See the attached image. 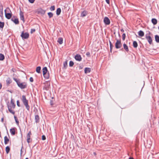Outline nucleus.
I'll use <instances>...</instances> for the list:
<instances>
[{"label":"nucleus","instance_id":"17","mask_svg":"<svg viewBox=\"0 0 159 159\" xmlns=\"http://www.w3.org/2000/svg\"><path fill=\"white\" fill-rule=\"evenodd\" d=\"M35 121L36 123L39 122V117L38 115H36L35 117Z\"/></svg>","mask_w":159,"mask_h":159},{"label":"nucleus","instance_id":"20","mask_svg":"<svg viewBox=\"0 0 159 159\" xmlns=\"http://www.w3.org/2000/svg\"><path fill=\"white\" fill-rule=\"evenodd\" d=\"M124 48L126 52L129 51V49L128 46L125 44L124 43L123 45Z\"/></svg>","mask_w":159,"mask_h":159},{"label":"nucleus","instance_id":"41","mask_svg":"<svg viewBox=\"0 0 159 159\" xmlns=\"http://www.w3.org/2000/svg\"><path fill=\"white\" fill-rule=\"evenodd\" d=\"M42 139L43 140L46 139V137L44 135H43L42 136Z\"/></svg>","mask_w":159,"mask_h":159},{"label":"nucleus","instance_id":"13","mask_svg":"<svg viewBox=\"0 0 159 159\" xmlns=\"http://www.w3.org/2000/svg\"><path fill=\"white\" fill-rule=\"evenodd\" d=\"M87 11H84L81 13V16L83 17H84L87 15Z\"/></svg>","mask_w":159,"mask_h":159},{"label":"nucleus","instance_id":"6","mask_svg":"<svg viewBox=\"0 0 159 159\" xmlns=\"http://www.w3.org/2000/svg\"><path fill=\"white\" fill-rule=\"evenodd\" d=\"M21 36L22 39H27L29 37V34L28 33H24L23 32L21 34Z\"/></svg>","mask_w":159,"mask_h":159},{"label":"nucleus","instance_id":"37","mask_svg":"<svg viewBox=\"0 0 159 159\" xmlns=\"http://www.w3.org/2000/svg\"><path fill=\"white\" fill-rule=\"evenodd\" d=\"M11 104L12 105V107L13 108H14L15 107V105L14 104V103L13 102L12 100L11 101Z\"/></svg>","mask_w":159,"mask_h":159},{"label":"nucleus","instance_id":"48","mask_svg":"<svg viewBox=\"0 0 159 159\" xmlns=\"http://www.w3.org/2000/svg\"><path fill=\"white\" fill-rule=\"evenodd\" d=\"M30 140H28V139H27V142L29 143L30 142Z\"/></svg>","mask_w":159,"mask_h":159},{"label":"nucleus","instance_id":"36","mask_svg":"<svg viewBox=\"0 0 159 159\" xmlns=\"http://www.w3.org/2000/svg\"><path fill=\"white\" fill-rule=\"evenodd\" d=\"M55 7L54 6H52L50 8V10L51 11H54L55 10Z\"/></svg>","mask_w":159,"mask_h":159},{"label":"nucleus","instance_id":"45","mask_svg":"<svg viewBox=\"0 0 159 159\" xmlns=\"http://www.w3.org/2000/svg\"><path fill=\"white\" fill-rule=\"evenodd\" d=\"M17 105L18 107H20V102L19 100H17Z\"/></svg>","mask_w":159,"mask_h":159},{"label":"nucleus","instance_id":"5","mask_svg":"<svg viewBox=\"0 0 159 159\" xmlns=\"http://www.w3.org/2000/svg\"><path fill=\"white\" fill-rule=\"evenodd\" d=\"M122 46L121 41L118 39L116 40V42L115 43V47L117 49L120 48Z\"/></svg>","mask_w":159,"mask_h":159},{"label":"nucleus","instance_id":"4","mask_svg":"<svg viewBox=\"0 0 159 159\" xmlns=\"http://www.w3.org/2000/svg\"><path fill=\"white\" fill-rule=\"evenodd\" d=\"M17 84L18 86L21 89H24L26 87L27 84L25 82L21 83L20 81H17Z\"/></svg>","mask_w":159,"mask_h":159},{"label":"nucleus","instance_id":"27","mask_svg":"<svg viewBox=\"0 0 159 159\" xmlns=\"http://www.w3.org/2000/svg\"><path fill=\"white\" fill-rule=\"evenodd\" d=\"M133 46L134 48H136L138 46V43L136 41H134L133 42Z\"/></svg>","mask_w":159,"mask_h":159},{"label":"nucleus","instance_id":"32","mask_svg":"<svg viewBox=\"0 0 159 159\" xmlns=\"http://www.w3.org/2000/svg\"><path fill=\"white\" fill-rule=\"evenodd\" d=\"M48 15L49 16V17L50 18H51L53 16V14L52 12H48Z\"/></svg>","mask_w":159,"mask_h":159},{"label":"nucleus","instance_id":"15","mask_svg":"<svg viewBox=\"0 0 159 159\" xmlns=\"http://www.w3.org/2000/svg\"><path fill=\"white\" fill-rule=\"evenodd\" d=\"M10 132L12 135H14L15 134V129L13 128L10 129Z\"/></svg>","mask_w":159,"mask_h":159},{"label":"nucleus","instance_id":"26","mask_svg":"<svg viewBox=\"0 0 159 159\" xmlns=\"http://www.w3.org/2000/svg\"><path fill=\"white\" fill-rule=\"evenodd\" d=\"M155 39L157 43H159V36L158 35L155 36Z\"/></svg>","mask_w":159,"mask_h":159},{"label":"nucleus","instance_id":"53","mask_svg":"<svg viewBox=\"0 0 159 159\" xmlns=\"http://www.w3.org/2000/svg\"><path fill=\"white\" fill-rule=\"evenodd\" d=\"M129 159H134L133 157H130L129 158Z\"/></svg>","mask_w":159,"mask_h":159},{"label":"nucleus","instance_id":"39","mask_svg":"<svg viewBox=\"0 0 159 159\" xmlns=\"http://www.w3.org/2000/svg\"><path fill=\"white\" fill-rule=\"evenodd\" d=\"M64 66L65 67H66L67 66V61H66L64 63Z\"/></svg>","mask_w":159,"mask_h":159},{"label":"nucleus","instance_id":"35","mask_svg":"<svg viewBox=\"0 0 159 159\" xmlns=\"http://www.w3.org/2000/svg\"><path fill=\"white\" fill-rule=\"evenodd\" d=\"M109 43H110V50H111V52L112 48L113 47V45L110 41H109Z\"/></svg>","mask_w":159,"mask_h":159},{"label":"nucleus","instance_id":"40","mask_svg":"<svg viewBox=\"0 0 159 159\" xmlns=\"http://www.w3.org/2000/svg\"><path fill=\"white\" fill-rule=\"evenodd\" d=\"M86 55L88 57H90V53L89 52H87L86 53Z\"/></svg>","mask_w":159,"mask_h":159},{"label":"nucleus","instance_id":"1","mask_svg":"<svg viewBox=\"0 0 159 159\" xmlns=\"http://www.w3.org/2000/svg\"><path fill=\"white\" fill-rule=\"evenodd\" d=\"M5 16L6 17L7 19H10L11 17L12 14L10 9L9 8H7L5 10Z\"/></svg>","mask_w":159,"mask_h":159},{"label":"nucleus","instance_id":"46","mask_svg":"<svg viewBox=\"0 0 159 159\" xmlns=\"http://www.w3.org/2000/svg\"><path fill=\"white\" fill-rule=\"evenodd\" d=\"M50 105L52 106L54 104V102L52 100H51L50 102Z\"/></svg>","mask_w":159,"mask_h":159},{"label":"nucleus","instance_id":"9","mask_svg":"<svg viewBox=\"0 0 159 159\" xmlns=\"http://www.w3.org/2000/svg\"><path fill=\"white\" fill-rule=\"evenodd\" d=\"M104 22L106 25H109L110 24V21L109 19L107 17H105L104 19Z\"/></svg>","mask_w":159,"mask_h":159},{"label":"nucleus","instance_id":"12","mask_svg":"<svg viewBox=\"0 0 159 159\" xmlns=\"http://www.w3.org/2000/svg\"><path fill=\"white\" fill-rule=\"evenodd\" d=\"M11 20L12 21L14 22L16 24H19V22L17 18H15L14 19L13 18H11Z\"/></svg>","mask_w":159,"mask_h":159},{"label":"nucleus","instance_id":"25","mask_svg":"<svg viewBox=\"0 0 159 159\" xmlns=\"http://www.w3.org/2000/svg\"><path fill=\"white\" fill-rule=\"evenodd\" d=\"M5 58L4 55L2 53L0 54V60L3 61Z\"/></svg>","mask_w":159,"mask_h":159},{"label":"nucleus","instance_id":"43","mask_svg":"<svg viewBox=\"0 0 159 159\" xmlns=\"http://www.w3.org/2000/svg\"><path fill=\"white\" fill-rule=\"evenodd\" d=\"M35 31V29H31V34L33 33V32H34Z\"/></svg>","mask_w":159,"mask_h":159},{"label":"nucleus","instance_id":"56","mask_svg":"<svg viewBox=\"0 0 159 159\" xmlns=\"http://www.w3.org/2000/svg\"><path fill=\"white\" fill-rule=\"evenodd\" d=\"M25 159H29L28 158H26Z\"/></svg>","mask_w":159,"mask_h":159},{"label":"nucleus","instance_id":"16","mask_svg":"<svg viewBox=\"0 0 159 159\" xmlns=\"http://www.w3.org/2000/svg\"><path fill=\"white\" fill-rule=\"evenodd\" d=\"M4 143L5 144L8 143L9 141V139L8 138L7 136H5L4 138Z\"/></svg>","mask_w":159,"mask_h":159},{"label":"nucleus","instance_id":"14","mask_svg":"<svg viewBox=\"0 0 159 159\" xmlns=\"http://www.w3.org/2000/svg\"><path fill=\"white\" fill-rule=\"evenodd\" d=\"M91 71V69L89 68H85L84 70V72L85 74L89 73Z\"/></svg>","mask_w":159,"mask_h":159},{"label":"nucleus","instance_id":"24","mask_svg":"<svg viewBox=\"0 0 159 159\" xmlns=\"http://www.w3.org/2000/svg\"><path fill=\"white\" fill-rule=\"evenodd\" d=\"M41 68L40 66H38L36 68V71L38 73H39L40 72Z\"/></svg>","mask_w":159,"mask_h":159},{"label":"nucleus","instance_id":"28","mask_svg":"<svg viewBox=\"0 0 159 159\" xmlns=\"http://www.w3.org/2000/svg\"><path fill=\"white\" fill-rule=\"evenodd\" d=\"M31 134V131H29L27 134V138L28 140H30V135Z\"/></svg>","mask_w":159,"mask_h":159},{"label":"nucleus","instance_id":"55","mask_svg":"<svg viewBox=\"0 0 159 159\" xmlns=\"http://www.w3.org/2000/svg\"><path fill=\"white\" fill-rule=\"evenodd\" d=\"M93 154H94L95 155H96V153L95 152H94L93 153Z\"/></svg>","mask_w":159,"mask_h":159},{"label":"nucleus","instance_id":"23","mask_svg":"<svg viewBox=\"0 0 159 159\" xmlns=\"http://www.w3.org/2000/svg\"><path fill=\"white\" fill-rule=\"evenodd\" d=\"M58 43L60 44H61L63 43V39L62 38H59L58 39L57 41Z\"/></svg>","mask_w":159,"mask_h":159},{"label":"nucleus","instance_id":"33","mask_svg":"<svg viewBox=\"0 0 159 159\" xmlns=\"http://www.w3.org/2000/svg\"><path fill=\"white\" fill-rule=\"evenodd\" d=\"M74 64V63L72 61H70L69 62V66L70 67L72 66Z\"/></svg>","mask_w":159,"mask_h":159},{"label":"nucleus","instance_id":"2","mask_svg":"<svg viewBox=\"0 0 159 159\" xmlns=\"http://www.w3.org/2000/svg\"><path fill=\"white\" fill-rule=\"evenodd\" d=\"M22 101L27 110H29L30 108V107L28 105V101L26 99L25 96V95L22 96Z\"/></svg>","mask_w":159,"mask_h":159},{"label":"nucleus","instance_id":"47","mask_svg":"<svg viewBox=\"0 0 159 159\" xmlns=\"http://www.w3.org/2000/svg\"><path fill=\"white\" fill-rule=\"evenodd\" d=\"M106 0V2L108 4H109L110 3V1H109V0Z\"/></svg>","mask_w":159,"mask_h":159},{"label":"nucleus","instance_id":"11","mask_svg":"<svg viewBox=\"0 0 159 159\" xmlns=\"http://www.w3.org/2000/svg\"><path fill=\"white\" fill-rule=\"evenodd\" d=\"M45 11L42 9H39L38 10V13L39 14L43 15L45 14Z\"/></svg>","mask_w":159,"mask_h":159},{"label":"nucleus","instance_id":"49","mask_svg":"<svg viewBox=\"0 0 159 159\" xmlns=\"http://www.w3.org/2000/svg\"><path fill=\"white\" fill-rule=\"evenodd\" d=\"M14 80L16 81V82L17 83V81H19V80H17V79H14Z\"/></svg>","mask_w":159,"mask_h":159},{"label":"nucleus","instance_id":"21","mask_svg":"<svg viewBox=\"0 0 159 159\" xmlns=\"http://www.w3.org/2000/svg\"><path fill=\"white\" fill-rule=\"evenodd\" d=\"M8 109L9 111L12 114H15V112L11 109V107L8 106Z\"/></svg>","mask_w":159,"mask_h":159},{"label":"nucleus","instance_id":"51","mask_svg":"<svg viewBox=\"0 0 159 159\" xmlns=\"http://www.w3.org/2000/svg\"><path fill=\"white\" fill-rule=\"evenodd\" d=\"M3 119H3V118H2L1 119V121H2V122L3 121Z\"/></svg>","mask_w":159,"mask_h":159},{"label":"nucleus","instance_id":"30","mask_svg":"<svg viewBox=\"0 0 159 159\" xmlns=\"http://www.w3.org/2000/svg\"><path fill=\"white\" fill-rule=\"evenodd\" d=\"M10 148L9 146H7L6 148V153H8V152H9L10 151Z\"/></svg>","mask_w":159,"mask_h":159},{"label":"nucleus","instance_id":"31","mask_svg":"<svg viewBox=\"0 0 159 159\" xmlns=\"http://www.w3.org/2000/svg\"><path fill=\"white\" fill-rule=\"evenodd\" d=\"M14 118L15 119V121H16V124L18 125H19V122L18 120L16 117V116H14Z\"/></svg>","mask_w":159,"mask_h":159},{"label":"nucleus","instance_id":"57","mask_svg":"<svg viewBox=\"0 0 159 159\" xmlns=\"http://www.w3.org/2000/svg\"><path fill=\"white\" fill-rule=\"evenodd\" d=\"M158 29H159V26H158Z\"/></svg>","mask_w":159,"mask_h":159},{"label":"nucleus","instance_id":"29","mask_svg":"<svg viewBox=\"0 0 159 159\" xmlns=\"http://www.w3.org/2000/svg\"><path fill=\"white\" fill-rule=\"evenodd\" d=\"M4 25V23L0 21V28H3Z\"/></svg>","mask_w":159,"mask_h":159},{"label":"nucleus","instance_id":"50","mask_svg":"<svg viewBox=\"0 0 159 159\" xmlns=\"http://www.w3.org/2000/svg\"><path fill=\"white\" fill-rule=\"evenodd\" d=\"M2 87V84L1 83H0V89H1Z\"/></svg>","mask_w":159,"mask_h":159},{"label":"nucleus","instance_id":"42","mask_svg":"<svg viewBox=\"0 0 159 159\" xmlns=\"http://www.w3.org/2000/svg\"><path fill=\"white\" fill-rule=\"evenodd\" d=\"M35 0H28L29 2L31 3H33L34 2Z\"/></svg>","mask_w":159,"mask_h":159},{"label":"nucleus","instance_id":"3","mask_svg":"<svg viewBox=\"0 0 159 159\" xmlns=\"http://www.w3.org/2000/svg\"><path fill=\"white\" fill-rule=\"evenodd\" d=\"M48 70L47 67H43V75L44 77L46 79H48L49 78V73L48 72Z\"/></svg>","mask_w":159,"mask_h":159},{"label":"nucleus","instance_id":"34","mask_svg":"<svg viewBox=\"0 0 159 159\" xmlns=\"http://www.w3.org/2000/svg\"><path fill=\"white\" fill-rule=\"evenodd\" d=\"M6 82L7 84H9L11 83V80L8 79L7 80Z\"/></svg>","mask_w":159,"mask_h":159},{"label":"nucleus","instance_id":"8","mask_svg":"<svg viewBox=\"0 0 159 159\" xmlns=\"http://www.w3.org/2000/svg\"><path fill=\"white\" fill-rule=\"evenodd\" d=\"M146 38L147 40L148 41L149 43L150 44H151L152 43V38L151 37V36L146 34Z\"/></svg>","mask_w":159,"mask_h":159},{"label":"nucleus","instance_id":"44","mask_svg":"<svg viewBox=\"0 0 159 159\" xmlns=\"http://www.w3.org/2000/svg\"><path fill=\"white\" fill-rule=\"evenodd\" d=\"M30 82H33V81H34L32 77H30Z\"/></svg>","mask_w":159,"mask_h":159},{"label":"nucleus","instance_id":"58","mask_svg":"<svg viewBox=\"0 0 159 159\" xmlns=\"http://www.w3.org/2000/svg\"><path fill=\"white\" fill-rule=\"evenodd\" d=\"M121 50H123V48H122V49H121Z\"/></svg>","mask_w":159,"mask_h":159},{"label":"nucleus","instance_id":"22","mask_svg":"<svg viewBox=\"0 0 159 159\" xmlns=\"http://www.w3.org/2000/svg\"><path fill=\"white\" fill-rule=\"evenodd\" d=\"M61 9L60 8H58L57 10L56 14L57 15H59L61 12Z\"/></svg>","mask_w":159,"mask_h":159},{"label":"nucleus","instance_id":"38","mask_svg":"<svg viewBox=\"0 0 159 159\" xmlns=\"http://www.w3.org/2000/svg\"><path fill=\"white\" fill-rule=\"evenodd\" d=\"M125 34L124 33L122 35V38L123 40H124L125 39Z\"/></svg>","mask_w":159,"mask_h":159},{"label":"nucleus","instance_id":"10","mask_svg":"<svg viewBox=\"0 0 159 159\" xmlns=\"http://www.w3.org/2000/svg\"><path fill=\"white\" fill-rule=\"evenodd\" d=\"M20 19L21 20H22L24 23L25 21L24 16L23 12L21 11V10H20Z\"/></svg>","mask_w":159,"mask_h":159},{"label":"nucleus","instance_id":"19","mask_svg":"<svg viewBox=\"0 0 159 159\" xmlns=\"http://www.w3.org/2000/svg\"><path fill=\"white\" fill-rule=\"evenodd\" d=\"M152 22L154 25H156L157 23V20L155 18H153L152 19Z\"/></svg>","mask_w":159,"mask_h":159},{"label":"nucleus","instance_id":"18","mask_svg":"<svg viewBox=\"0 0 159 159\" xmlns=\"http://www.w3.org/2000/svg\"><path fill=\"white\" fill-rule=\"evenodd\" d=\"M138 35L140 37H143L144 35V32L142 30L139 31L138 32Z\"/></svg>","mask_w":159,"mask_h":159},{"label":"nucleus","instance_id":"52","mask_svg":"<svg viewBox=\"0 0 159 159\" xmlns=\"http://www.w3.org/2000/svg\"><path fill=\"white\" fill-rule=\"evenodd\" d=\"M79 69H82V67L81 66H79Z\"/></svg>","mask_w":159,"mask_h":159},{"label":"nucleus","instance_id":"7","mask_svg":"<svg viewBox=\"0 0 159 159\" xmlns=\"http://www.w3.org/2000/svg\"><path fill=\"white\" fill-rule=\"evenodd\" d=\"M75 58L76 61H81L82 59L81 55L79 54H76L75 56Z\"/></svg>","mask_w":159,"mask_h":159},{"label":"nucleus","instance_id":"54","mask_svg":"<svg viewBox=\"0 0 159 159\" xmlns=\"http://www.w3.org/2000/svg\"><path fill=\"white\" fill-rule=\"evenodd\" d=\"M121 31H122V32H124V30L123 29H122L121 30Z\"/></svg>","mask_w":159,"mask_h":159}]
</instances>
